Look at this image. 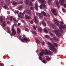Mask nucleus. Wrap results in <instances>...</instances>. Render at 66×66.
<instances>
[{
	"label": "nucleus",
	"mask_w": 66,
	"mask_h": 66,
	"mask_svg": "<svg viewBox=\"0 0 66 66\" xmlns=\"http://www.w3.org/2000/svg\"><path fill=\"white\" fill-rule=\"evenodd\" d=\"M27 12L29 15L31 14V11H30V10H27Z\"/></svg>",
	"instance_id": "4be33fe9"
},
{
	"label": "nucleus",
	"mask_w": 66,
	"mask_h": 66,
	"mask_svg": "<svg viewBox=\"0 0 66 66\" xmlns=\"http://www.w3.org/2000/svg\"><path fill=\"white\" fill-rule=\"evenodd\" d=\"M39 59L40 60H42V57H39Z\"/></svg>",
	"instance_id": "a19ab883"
},
{
	"label": "nucleus",
	"mask_w": 66,
	"mask_h": 66,
	"mask_svg": "<svg viewBox=\"0 0 66 66\" xmlns=\"http://www.w3.org/2000/svg\"><path fill=\"white\" fill-rule=\"evenodd\" d=\"M42 52H40V55L41 56H42L44 54L46 53H45V51L44 50H42Z\"/></svg>",
	"instance_id": "f8f14e48"
},
{
	"label": "nucleus",
	"mask_w": 66,
	"mask_h": 66,
	"mask_svg": "<svg viewBox=\"0 0 66 66\" xmlns=\"http://www.w3.org/2000/svg\"><path fill=\"white\" fill-rule=\"evenodd\" d=\"M59 30H58L56 31L54 30L53 32L54 33L55 32L56 34V35H57L58 36H61V34L59 33Z\"/></svg>",
	"instance_id": "39448f33"
},
{
	"label": "nucleus",
	"mask_w": 66,
	"mask_h": 66,
	"mask_svg": "<svg viewBox=\"0 0 66 66\" xmlns=\"http://www.w3.org/2000/svg\"><path fill=\"white\" fill-rule=\"evenodd\" d=\"M62 32H63V30H62Z\"/></svg>",
	"instance_id": "338daca9"
},
{
	"label": "nucleus",
	"mask_w": 66,
	"mask_h": 66,
	"mask_svg": "<svg viewBox=\"0 0 66 66\" xmlns=\"http://www.w3.org/2000/svg\"><path fill=\"white\" fill-rule=\"evenodd\" d=\"M46 59L47 61H49L50 60L51 58L50 57H49L48 56H46Z\"/></svg>",
	"instance_id": "6ab92c4d"
},
{
	"label": "nucleus",
	"mask_w": 66,
	"mask_h": 66,
	"mask_svg": "<svg viewBox=\"0 0 66 66\" xmlns=\"http://www.w3.org/2000/svg\"><path fill=\"white\" fill-rule=\"evenodd\" d=\"M25 14V11H24L22 13V16H23Z\"/></svg>",
	"instance_id": "c9c22d12"
},
{
	"label": "nucleus",
	"mask_w": 66,
	"mask_h": 66,
	"mask_svg": "<svg viewBox=\"0 0 66 66\" xmlns=\"http://www.w3.org/2000/svg\"><path fill=\"white\" fill-rule=\"evenodd\" d=\"M38 30L39 31H40V32H41V31H42V29L41 28H40L38 29Z\"/></svg>",
	"instance_id": "2f4dec72"
},
{
	"label": "nucleus",
	"mask_w": 66,
	"mask_h": 66,
	"mask_svg": "<svg viewBox=\"0 0 66 66\" xmlns=\"http://www.w3.org/2000/svg\"><path fill=\"white\" fill-rule=\"evenodd\" d=\"M32 1H35V0H32Z\"/></svg>",
	"instance_id": "e2e57ef3"
},
{
	"label": "nucleus",
	"mask_w": 66,
	"mask_h": 66,
	"mask_svg": "<svg viewBox=\"0 0 66 66\" xmlns=\"http://www.w3.org/2000/svg\"><path fill=\"white\" fill-rule=\"evenodd\" d=\"M54 45L53 46H54L55 47H58V45H57V44H56V43H53Z\"/></svg>",
	"instance_id": "5701e85b"
},
{
	"label": "nucleus",
	"mask_w": 66,
	"mask_h": 66,
	"mask_svg": "<svg viewBox=\"0 0 66 66\" xmlns=\"http://www.w3.org/2000/svg\"><path fill=\"white\" fill-rule=\"evenodd\" d=\"M56 5L58 8V9H60V5L59 4V2H58V1H57L56 2Z\"/></svg>",
	"instance_id": "dca6fc26"
},
{
	"label": "nucleus",
	"mask_w": 66,
	"mask_h": 66,
	"mask_svg": "<svg viewBox=\"0 0 66 66\" xmlns=\"http://www.w3.org/2000/svg\"><path fill=\"white\" fill-rule=\"evenodd\" d=\"M43 45H45V42H43Z\"/></svg>",
	"instance_id": "864d4df0"
},
{
	"label": "nucleus",
	"mask_w": 66,
	"mask_h": 66,
	"mask_svg": "<svg viewBox=\"0 0 66 66\" xmlns=\"http://www.w3.org/2000/svg\"><path fill=\"white\" fill-rule=\"evenodd\" d=\"M59 29H62V28H60V27H59Z\"/></svg>",
	"instance_id": "052dcab7"
},
{
	"label": "nucleus",
	"mask_w": 66,
	"mask_h": 66,
	"mask_svg": "<svg viewBox=\"0 0 66 66\" xmlns=\"http://www.w3.org/2000/svg\"><path fill=\"white\" fill-rule=\"evenodd\" d=\"M32 33L34 34H35V35H36V34H37L36 32V31H32Z\"/></svg>",
	"instance_id": "bb28decb"
},
{
	"label": "nucleus",
	"mask_w": 66,
	"mask_h": 66,
	"mask_svg": "<svg viewBox=\"0 0 66 66\" xmlns=\"http://www.w3.org/2000/svg\"><path fill=\"white\" fill-rule=\"evenodd\" d=\"M13 5H16V4H17V3L15 2H13Z\"/></svg>",
	"instance_id": "cd10ccee"
},
{
	"label": "nucleus",
	"mask_w": 66,
	"mask_h": 66,
	"mask_svg": "<svg viewBox=\"0 0 66 66\" xmlns=\"http://www.w3.org/2000/svg\"><path fill=\"white\" fill-rule=\"evenodd\" d=\"M42 62H43V63H44L45 64H46V63H47V62L45 61L44 60H43Z\"/></svg>",
	"instance_id": "f704fd0d"
},
{
	"label": "nucleus",
	"mask_w": 66,
	"mask_h": 66,
	"mask_svg": "<svg viewBox=\"0 0 66 66\" xmlns=\"http://www.w3.org/2000/svg\"><path fill=\"white\" fill-rule=\"evenodd\" d=\"M22 9V6H19L18 7V9L19 10H21Z\"/></svg>",
	"instance_id": "412c9836"
},
{
	"label": "nucleus",
	"mask_w": 66,
	"mask_h": 66,
	"mask_svg": "<svg viewBox=\"0 0 66 66\" xmlns=\"http://www.w3.org/2000/svg\"><path fill=\"white\" fill-rule=\"evenodd\" d=\"M28 2H29V0H26V5H27L28 4Z\"/></svg>",
	"instance_id": "c756f323"
},
{
	"label": "nucleus",
	"mask_w": 66,
	"mask_h": 66,
	"mask_svg": "<svg viewBox=\"0 0 66 66\" xmlns=\"http://www.w3.org/2000/svg\"><path fill=\"white\" fill-rule=\"evenodd\" d=\"M54 20L55 21V23L57 26H60V24L57 22V20L56 19H55Z\"/></svg>",
	"instance_id": "9d476101"
},
{
	"label": "nucleus",
	"mask_w": 66,
	"mask_h": 66,
	"mask_svg": "<svg viewBox=\"0 0 66 66\" xmlns=\"http://www.w3.org/2000/svg\"><path fill=\"white\" fill-rule=\"evenodd\" d=\"M45 37H46V38H48V37H49V36L47 35L45 36Z\"/></svg>",
	"instance_id": "a18cd8bd"
},
{
	"label": "nucleus",
	"mask_w": 66,
	"mask_h": 66,
	"mask_svg": "<svg viewBox=\"0 0 66 66\" xmlns=\"http://www.w3.org/2000/svg\"><path fill=\"white\" fill-rule=\"evenodd\" d=\"M28 40H29L28 39L25 38H24L23 39H21V41L22 42H24V41H25V42H27V41H28Z\"/></svg>",
	"instance_id": "6e6552de"
},
{
	"label": "nucleus",
	"mask_w": 66,
	"mask_h": 66,
	"mask_svg": "<svg viewBox=\"0 0 66 66\" xmlns=\"http://www.w3.org/2000/svg\"><path fill=\"white\" fill-rule=\"evenodd\" d=\"M62 10L64 12H65V10L63 8L62 9Z\"/></svg>",
	"instance_id": "ea45409f"
},
{
	"label": "nucleus",
	"mask_w": 66,
	"mask_h": 66,
	"mask_svg": "<svg viewBox=\"0 0 66 66\" xmlns=\"http://www.w3.org/2000/svg\"><path fill=\"white\" fill-rule=\"evenodd\" d=\"M45 51L46 52V54H50L51 55H52V53H53L51 51H50L49 52L47 50L45 49Z\"/></svg>",
	"instance_id": "0eeeda50"
},
{
	"label": "nucleus",
	"mask_w": 66,
	"mask_h": 66,
	"mask_svg": "<svg viewBox=\"0 0 66 66\" xmlns=\"http://www.w3.org/2000/svg\"><path fill=\"white\" fill-rule=\"evenodd\" d=\"M7 29L8 30H10V28L9 27H7Z\"/></svg>",
	"instance_id": "603ef678"
},
{
	"label": "nucleus",
	"mask_w": 66,
	"mask_h": 66,
	"mask_svg": "<svg viewBox=\"0 0 66 66\" xmlns=\"http://www.w3.org/2000/svg\"><path fill=\"white\" fill-rule=\"evenodd\" d=\"M7 32L9 33H11V31L10 30H7Z\"/></svg>",
	"instance_id": "72a5a7b5"
},
{
	"label": "nucleus",
	"mask_w": 66,
	"mask_h": 66,
	"mask_svg": "<svg viewBox=\"0 0 66 66\" xmlns=\"http://www.w3.org/2000/svg\"><path fill=\"white\" fill-rule=\"evenodd\" d=\"M44 31L46 33H47L48 32V31H47V29H46V28H44Z\"/></svg>",
	"instance_id": "c85d7f7f"
},
{
	"label": "nucleus",
	"mask_w": 66,
	"mask_h": 66,
	"mask_svg": "<svg viewBox=\"0 0 66 66\" xmlns=\"http://www.w3.org/2000/svg\"><path fill=\"white\" fill-rule=\"evenodd\" d=\"M22 22H24V21L23 20H22Z\"/></svg>",
	"instance_id": "4d7b16f0"
},
{
	"label": "nucleus",
	"mask_w": 66,
	"mask_h": 66,
	"mask_svg": "<svg viewBox=\"0 0 66 66\" xmlns=\"http://www.w3.org/2000/svg\"><path fill=\"white\" fill-rule=\"evenodd\" d=\"M14 25H13L12 28V35H15L16 34V31L15 29H14Z\"/></svg>",
	"instance_id": "7ed1b4c3"
},
{
	"label": "nucleus",
	"mask_w": 66,
	"mask_h": 66,
	"mask_svg": "<svg viewBox=\"0 0 66 66\" xmlns=\"http://www.w3.org/2000/svg\"><path fill=\"white\" fill-rule=\"evenodd\" d=\"M17 32L18 33H20L21 32V30L19 28H18L17 29Z\"/></svg>",
	"instance_id": "2eb2a0df"
},
{
	"label": "nucleus",
	"mask_w": 66,
	"mask_h": 66,
	"mask_svg": "<svg viewBox=\"0 0 66 66\" xmlns=\"http://www.w3.org/2000/svg\"><path fill=\"white\" fill-rule=\"evenodd\" d=\"M50 35H52V36H54V35H53V34L51 33V32H50Z\"/></svg>",
	"instance_id": "79ce46f5"
},
{
	"label": "nucleus",
	"mask_w": 66,
	"mask_h": 66,
	"mask_svg": "<svg viewBox=\"0 0 66 66\" xmlns=\"http://www.w3.org/2000/svg\"><path fill=\"white\" fill-rule=\"evenodd\" d=\"M35 8L36 9V10H37V9H38V6L37 5V4L36 3V4Z\"/></svg>",
	"instance_id": "393cba45"
},
{
	"label": "nucleus",
	"mask_w": 66,
	"mask_h": 66,
	"mask_svg": "<svg viewBox=\"0 0 66 66\" xmlns=\"http://www.w3.org/2000/svg\"><path fill=\"white\" fill-rule=\"evenodd\" d=\"M25 30L26 31H28V29L27 28H26L25 29Z\"/></svg>",
	"instance_id": "c03bdc74"
},
{
	"label": "nucleus",
	"mask_w": 66,
	"mask_h": 66,
	"mask_svg": "<svg viewBox=\"0 0 66 66\" xmlns=\"http://www.w3.org/2000/svg\"><path fill=\"white\" fill-rule=\"evenodd\" d=\"M29 22L31 23V24H32V23H33V21L32 20L29 21Z\"/></svg>",
	"instance_id": "e433bc0d"
},
{
	"label": "nucleus",
	"mask_w": 66,
	"mask_h": 66,
	"mask_svg": "<svg viewBox=\"0 0 66 66\" xmlns=\"http://www.w3.org/2000/svg\"><path fill=\"white\" fill-rule=\"evenodd\" d=\"M19 38H21V36H20L19 37Z\"/></svg>",
	"instance_id": "6e6d98bb"
},
{
	"label": "nucleus",
	"mask_w": 66,
	"mask_h": 66,
	"mask_svg": "<svg viewBox=\"0 0 66 66\" xmlns=\"http://www.w3.org/2000/svg\"><path fill=\"white\" fill-rule=\"evenodd\" d=\"M1 65V66H4V64H3V63H2Z\"/></svg>",
	"instance_id": "3c124183"
},
{
	"label": "nucleus",
	"mask_w": 66,
	"mask_h": 66,
	"mask_svg": "<svg viewBox=\"0 0 66 66\" xmlns=\"http://www.w3.org/2000/svg\"><path fill=\"white\" fill-rule=\"evenodd\" d=\"M34 22H35L36 23H37L38 22V21H37V17L35 16H34Z\"/></svg>",
	"instance_id": "1a4fd4ad"
},
{
	"label": "nucleus",
	"mask_w": 66,
	"mask_h": 66,
	"mask_svg": "<svg viewBox=\"0 0 66 66\" xmlns=\"http://www.w3.org/2000/svg\"><path fill=\"white\" fill-rule=\"evenodd\" d=\"M22 3H23V2H22L21 3V4H22Z\"/></svg>",
	"instance_id": "69168bd1"
},
{
	"label": "nucleus",
	"mask_w": 66,
	"mask_h": 66,
	"mask_svg": "<svg viewBox=\"0 0 66 66\" xmlns=\"http://www.w3.org/2000/svg\"><path fill=\"white\" fill-rule=\"evenodd\" d=\"M29 4L30 5V6H32V5H33V4H32V3L30 2L29 3Z\"/></svg>",
	"instance_id": "7c9ffc66"
},
{
	"label": "nucleus",
	"mask_w": 66,
	"mask_h": 66,
	"mask_svg": "<svg viewBox=\"0 0 66 66\" xmlns=\"http://www.w3.org/2000/svg\"><path fill=\"white\" fill-rule=\"evenodd\" d=\"M53 39L55 41H58L59 39H58V38H57L56 37H53Z\"/></svg>",
	"instance_id": "a211bd4d"
},
{
	"label": "nucleus",
	"mask_w": 66,
	"mask_h": 66,
	"mask_svg": "<svg viewBox=\"0 0 66 66\" xmlns=\"http://www.w3.org/2000/svg\"><path fill=\"white\" fill-rule=\"evenodd\" d=\"M40 2H42L41 4V5H40L39 6L40 8L41 9H42L43 7L44 8H46V6L45 4H44V3H46V1H45L44 0H41Z\"/></svg>",
	"instance_id": "f03ea898"
},
{
	"label": "nucleus",
	"mask_w": 66,
	"mask_h": 66,
	"mask_svg": "<svg viewBox=\"0 0 66 66\" xmlns=\"http://www.w3.org/2000/svg\"><path fill=\"white\" fill-rule=\"evenodd\" d=\"M52 26V28H55V26H53V25H52V26H51V27Z\"/></svg>",
	"instance_id": "de8ad7c7"
},
{
	"label": "nucleus",
	"mask_w": 66,
	"mask_h": 66,
	"mask_svg": "<svg viewBox=\"0 0 66 66\" xmlns=\"http://www.w3.org/2000/svg\"><path fill=\"white\" fill-rule=\"evenodd\" d=\"M41 14H42L43 15L45 16V17L47 16V15H46V13L44 11H42L41 12Z\"/></svg>",
	"instance_id": "f3484780"
},
{
	"label": "nucleus",
	"mask_w": 66,
	"mask_h": 66,
	"mask_svg": "<svg viewBox=\"0 0 66 66\" xmlns=\"http://www.w3.org/2000/svg\"><path fill=\"white\" fill-rule=\"evenodd\" d=\"M31 9L32 10H34V8L33 7H31Z\"/></svg>",
	"instance_id": "37998d69"
},
{
	"label": "nucleus",
	"mask_w": 66,
	"mask_h": 66,
	"mask_svg": "<svg viewBox=\"0 0 66 66\" xmlns=\"http://www.w3.org/2000/svg\"><path fill=\"white\" fill-rule=\"evenodd\" d=\"M20 25V23H18V26H19Z\"/></svg>",
	"instance_id": "5fc2aeb1"
},
{
	"label": "nucleus",
	"mask_w": 66,
	"mask_h": 66,
	"mask_svg": "<svg viewBox=\"0 0 66 66\" xmlns=\"http://www.w3.org/2000/svg\"><path fill=\"white\" fill-rule=\"evenodd\" d=\"M11 35V36H13V35H12L11 34H10Z\"/></svg>",
	"instance_id": "0e129e2a"
},
{
	"label": "nucleus",
	"mask_w": 66,
	"mask_h": 66,
	"mask_svg": "<svg viewBox=\"0 0 66 66\" xmlns=\"http://www.w3.org/2000/svg\"><path fill=\"white\" fill-rule=\"evenodd\" d=\"M10 19L11 20V21H12V20H13V17H12V16H11L10 17Z\"/></svg>",
	"instance_id": "58836bf2"
},
{
	"label": "nucleus",
	"mask_w": 66,
	"mask_h": 66,
	"mask_svg": "<svg viewBox=\"0 0 66 66\" xmlns=\"http://www.w3.org/2000/svg\"><path fill=\"white\" fill-rule=\"evenodd\" d=\"M35 40H36V42L37 44H39V43H40V42L39 41V40L37 38H35Z\"/></svg>",
	"instance_id": "4468645a"
},
{
	"label": "nucleus",
	"mask_w": 66,
	"mask_h": 66,
	"mask_svg": "<svg viewBox=\"0 0 66 66\" xmlns=\"http://www.w3.org/2000/svg\"><path fill=\"white\" fill-rule=\"evenodd\" d=\"M13 20L15 21H16V19L15 18H14L13 19Z\"/></svg>",
	"instance_id": "49530a36"
},
{
	"label": "nucleus",
	"mask_w": 66,
	"mask_h": 66,
	"mask_svg": "<svg viewBox=\"0 0 66 66\" xmlns=\"http://www.w3.org/2000/svg\"><path fill=\"white\" fill-rule=\"evenodd\" d=\"M59 2L60 4L63 5H64V3L65 2V1L64 0H60Z\"/></svg>",
	"instance_id": "9b49d317"
},
{
	"label": "nucleus",
	"mask_w": 66,
	"mask_h": 66,
	"mask_svg": "<svg viewBox=\"0 0 66 66\" xmlns=\"http://www.w3.org/2000/svg\"><path fill=\"white\" fill-rule=\"evenodd\" d=\"M19 14H20V15H22V13L21 12H20L19 13Z\"/></svg>",
	"instance_id": "8fccbe9b"
},
{
	"label": "nucleus",
	"mask_w": 66,
	"mask_h": 66,
	"mask_svg": "<svg viewBox=\"0 0 66 66\" xmlns=\"http://www.w3.org/2000/svg\"><path fill=\"white\" fill-rule=\"evenodd\" d=\"M48 47H50V46H48Z\"/></svg>",
	"instance_id": "774afa93"
},
{
	"label": "nucleus",
	"mask_w": 66,
	"mask_h": 66,
	"mask_svg": "<svg viewBox=\"0 0 66 66\" xmlns=\"http://www.w3.org/2000/svg\"><path fill=\"white\" fill-rule=\"evenodd\" d=\"M52 12L54 14V15L55 16H56L57 15V14L56 12V9H52L51 10Z\"/></svg>",
	"instance_id": "423d86ee"
},
{
	"label": "nucleus",
	"mask_w": 66,
	"mask_h": 66,
	"mask_svg": "<svg viewBox=\"0 0 66 66\" xmlns=\"http://www.w3.org/2000/svg\"><path fill=\"white\" fill-rule=\"evenodd\" d=\"M64 7H66V5L65 4H64Z\"/></svg>",
	"instance_id": "09e8293b"
},
{
	"label": "nucleus",
	"mask_w": 66,
	"mask_h": 66,
	"mask_svg": "<svg viewBox=\"0 0 66 66\" xmlns=\"http://www.w3.org/2000/svg\"><path fill=\"white\" fill-rule=\"evenodd\" d=\"M15 14H18L19 13V11H15Z\"/></svg>",
	"instance_id": "473e14b6"
},
{
	"label": "nucleus",
	"mask_w": 66,
	"mask_h": 66,
	"mask_svg": "<svg viewBox=\"0 0 66 66\" xmlns=\"http://www.w3.org/2000/svg\"><path fill=\"white\" fill-rule=\"evenodd\" d=\"M0 21L1 22H2V24L3 26L4 27H5V20H3V19H2V18H0Z\"/></svg>",
	"instance_id": "20e7f679"
},
{
	"label": "nucleus",
	"mask_w": 66,
	"mask_h": 66,
	"mask_svg": "<svg viewBox=\"0 0 66 66\" xmlns=\"http://www.w3.org/2000/svg\"><path fill=\"white\" fill-rule=\"evenodd\" d=\"M39 17L40 18H43V15H42L41 13L39 14Z\"/></svg>",
	"instance_id": "b1692460"
},
{
	"label": "nucleus",
	"mask_w": 66,
	"mask_h": 66,
	"mask_svg": "<svg viewBox=\"0 0 66 66\" xmlns=\"http://www.w3.org/2000/svg\"><path fill=\"white\" fill-rule=\"evenodd\" d=\"M52 0H49V2L50 1H52Z\"/></svg>",
	"instance_id": "13d9d810"
},
{
	"label": "nucleus",
	"mask_w": 66,
	"mask_h": 66,
	"mask_svg": "<svg viewBox=\"0 0 66 66\" xmlns=\"http://www.w3.org/2000/svg\"><path fill=\"white\" fill-rule=\"evenodd\" d=\"M50 40H52V38H51Z\"/></svg>",
	"instance_id": "bf43d9fd"
},
{
	"label": "nucleus",
	"mask_w": 66,
	"mask_h": 66,
	"mask_svg": "<svg viewBox=\"0 0 66 66\" xmlns=\"http://www.w3.org/2000/svg\"><path fill=\"white\" fill-rule=\"evenodd\" d=\"M40 26H41V25H42V23H40Z\"/></svg>",
	"instance_id": "680f3d73"
},
{
	"label": "nucleus",
	"mask_w": 66,
	"mask_h": 66,
	"mask_svg": "<svg viewBox=\"0 0 66 66\" xmlns=\"http://www.w3.org/2000/svg\"><path fill=\"white\" fill-rule=\"evenodd\" d=\"M42 23L43 24V26L44 27L46 26V24L45 23V22H43Z\"/></svg>",
	"instance_id": "a878e982"
},
{
	"label": "nucleus",
	"mask_w": 66,
	"mask_h": 66,
	"mask_svg": "<svg viewBox=\"0 0 66 66\" xmlns=\"http://www.w3.org/2000/svg\"><path fill=\"white\" fill-rule=\"evenodd\" d=\"M33 29H34V30H36V27L35 26H34L33 27Z\"/></svg>",
	"instance_id": "4c0bfd02"
},
{
	"label": "nucleus",
	"mask_w": 66,
	"mask_h": 66,
	"mask_svg": "<svg viewBox=\"0 0 66 66\" xmlns=\"http://www.w3.org/2000/svg\"><path fill=\"white\" fill-rule=\"evenodd\" d=\"M18 16L19 17H20V18H23L24 17V16H22V15L20 14H18Z\"/></svg>",
	"instance_id": "aec40b11"
},
{
	"label": "nucleus",
	"mask_w": 66,
	"mask_h": 66,
	"mask_svg": "<svg viewBox=\"0 0 66 66\" xmlns=\"http://www.w3.org/2000/svg\"><path fill=\"white\" fill-rule=\"evenodd\" d=\"M47 44L49 45L50 46H51L52 47H50L49 48V49L51 50H52L54 52H56L57 51V50L54 47H55V46L54 45H52V43H50L49 42H48L47 43Z\"/></svg>",
	"instance_id": "f257e3e1"
},
{
	"label": "nucleus",
	"mask_w": 66,
	"mask_h": 66,
	"mask_svg": "<svg viewBox=\"0 0 66 66\" xmlns=\"http://www.w3.org/2000/svg\"><path fill=\"white\" fill-rule=\"evenodd\" d=\"M25 19H31V17L30 16H28V15H26L25 16Z\"/></svg>",
	"instance_id": "ddd939ff"
}]
</instances>
